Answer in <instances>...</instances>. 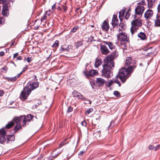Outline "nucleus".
Wrapping results in <instances>:
<instances>
[{
    "label": "nucleus",
    "mask_w": 160,
    "mask_h": 160,
    "mask_svg": "<svg viewBox=\"0 0 160 160\" xmlns=\"http://www.w3.org/2000/svg\"><path fill=\"white\" fill-rule=\"evenodd\" d=\"M4 92L3 90H0V97L2 96L4 94Z\"/></svg>",
    "instance_id": "de8ad7c7"
},
{
    "label": "nucleus",
    "mask_w": 160,
    "mask_h": 160,
    "mask_svg": "<svg viewBox=\"0 0 160 160\" xmlns=\"http://www.w3.org/2000/svg\"><path fill=\"white\" fill-rule=\"evenodd\" d=\"M38 85L39 83L37 82H34L32 81L29 82L21 92L20 97V99L22 101L26 100L32 91L37 88Z\"/></svg>",
    "instance_id": "7ed1b4c3"
},
{
    "label": "nucleus",
    "mask_w": 160,
    "mask_h": 160,
    "mask_svg": "<svg viewBox=\"0 0 160 160\" xmlns=\"http://www.w3.org/2000/svg\"><path fill=\"white\" fill-rule=\"evenodd\" d=\"M81 124L83 126H86L87 125L86 122L85 120L81 122Z\"/></svg>",
    "instance_id": "a19ab883"
},
{
    "label": "nucleus",
    "mask_w": 160,
    "mask_h": 160,
    "mask_svg": "<svg viewBox=\"0 0 160 160\" xmlns=\"http://www.w3.org/2000/svg\"><path fill=\"white\" fill-rule=\"evenodd\" d=\"M156 0H147L148 6L151 7Z\"/></svg>",
    "instance_id": "a878e982"
},
{
    "label": "nucleus",
    "mask_w": 160,
    "mask_h": 160,
    "mask_svg": "<svg viewBox=\"0 0 160 160\" xmlns=\"http://www.w3.org/2000/svg\"><path fill=\"white\" fill-rule=\"evenodd\" d=\"M59 46V42L58 40H56L55 42L52 45V47L54 48L55 49L58 47Z\"/></svg>",
    "instance_id": "bb28decb"
},
{
    "label": "nucleus",
    "mask_w": 160,
    "mask_h": 160,
    "mask_svg": "<svg viewBox=\"0 0 160 160\" xmlns=\"http://www.w3.org/2000/svg\"><path fill=\"white\" fill-rule=\"evenodd\" d=\"M138 37L141 40H144L146 39V36L145 33L143 32H140L138 35Z\"/></svg>",
    "instance_id": "f3484780"
},
{
    "label": "nucleus",
    "mask_w": 160,
    "mask_h": 160,
    "mask_svg": "<svg viewBox=\"0 0 160 160\" xmlns=\"http://www.w3.org/2000/svg\"><path fill=\"white\" fill-rule=\"evenodd\" d=\"M104 43L105 44H106L107 45L108 47H109V48L110 49H114L115 48L114 45L111 42L104 41Z\"/></svg>",
    "instance_id": "aec40b11"
},
{
    "label": "nucleus",
    "mask_w": 160,
    "mask_h": 160,
    "mask_svg": "<svg viewBox=\"0 0 160 160\" xmlns=\"http://www.w3.org/2000/svg\"><path fill=\"white\" fill-rule=\"evenodd\" d=\"M8 6L7 5H3V9L2 14L3 16H7L8 15Z\"/></svg>",
    "instance_id": "4468645a"
},
{
    "label": "nucleus",
    "mask_w": 160,
    "mask_h": 160,
    "mask_svg": "<svg viewBox=\"0 0 160 160\" xmlns=\"http://www.w3.org/2000/svg\"><path fill=\"white\" fill-rule=\"evenodd\" d=\"M82 42L81 41L77 42L75 44L76 47L78 48L79 47L82 46Z\"/></svg>",
    "instance_id": "c756f323"
},
{
    "label": "nucleus",
    "mask_w": 160,
    "mask_h": 160,
    "mask_svg": "<svg viewBox=\"0 0 160 160\" xmlns=\"http://www.w3.org/2000/svg\"><path fill=\"white\" fill-rule=\"evenodd\" d=\"M22 128V127L21 125V124L18 123L15 126L14 128V131L15 132H17L21 129Z\"/></svg>",
    "instance_id": "5701e85b"
},
{
    "label": "nucleus",
    "mask_w": 160,
    "mask_h": 160,
    "mask_svg": "<svg viewBox=\"0 0 160 160\" xmlns=\"http://www.w3.org/2000/svg\"><path fill=\"white\" fill-rule=\"evenodd\" d=\"M33 116L31 114H29L27 115V118H25L23 116V121L24 122H26L27 121H30L32 118Z\"/></svg>",
    "instance_id": "a211bd4d"
},
{
    "label": "nucleus",
    "mask_w": 160,
    "mask_h": 160,
    "mask_svg": "<svg viewBox=\"0 0 160 160\" xmlns=\"http://www.w3.org/2000/svg\"><path fill=\"white\" fill-rule=\"evenodd\" d=\"M134 18L135 19V18H136V16L135 15L134 16Z\"/></svg>",
    "instance_id": "774afa93"
},
{
    "label": "nucleus",
    "mask_w": 160,
    "mask_h": 160,
    "mask_svg": "<svg viewBox=\"0 0 160 160\" xmlns=\"http://www.w3.org/2000/svg\"><path fill=\"white\" fill-rule=\"evenodd\" d=\"M154 16L153 11L150 9L147 10L144 14V17L148 22H150L151 21L153 20Z\"/></svg>",
    "instance_id": "423d86ee"
},
{
    "label": "nucleus",
    "mask_w": 160,
    "mask_h": 160,
    "mask_svg": "<svg viewBox=\"0 0 160 160\" xmlns=\"http://www.w3.org/2000/svg\"><path fill=\"white\" fill-rule=\"evenodd\" d=\"M106 81L102 78H97L96 84L99 87H102Z\"/></svg>",
    "instance_id": "1a4fd4ad"
},
{
    "label": "nucleus",
    "mask_w": 160,
    "mask_h": 160,
    "mask_svg": "<svg viewBox=\"0 0 160 160\" xmlns=\"http://www.w3.org/2000/svg\"><path fill=\"white\" fill-rule=\"evenodd\" d=\"M73 109L72 108H71L70 106L68 107V109L67 110V112H71L72 111Z\"/></svg>",
    "instance_id": "ea45409f"
},
{
    "label": "nucleus",
    "mask_w": 160,
    "mask_h": 160,
    "mask_svg": "<svg viewBox=\"0 0 160 160\" xmlns=\"http://www.w3.org/2000/svg\"><path fill=\"white\" fill-rule=\"evenodd\" d=\"M144 10L143 6L140 5L137 6L135 10L136 14L138 15H141L143 13Z\"/></svg>",
    "instance_id": "6e6552de"
},
{
    "label": "nucleus",
    "mask_w": 160,
    "mask_h": 160,
    "mask_svg": "<svg viewBox=\"0 0 160 160\" xmlns=\"http://www.w3.org/2000/svg\"><path fill=\"white\" fill-rule=\"evenodd\" d=\"M8 140H14L15 139V137L13 135L8 136L7 137Z\"/></svg>",
    "instance_id": "2f4dec72"
},
{
    "label": "nucleus",
    "mask_w": 160,
    "mask_h": 160,
    "mask_svg": "<svg viewBox=\"0 0 160 160\" xmlns=\"http://www.w3.org/2000/svg\"><path fill=\"white\" fill-rule=\"evenodd\" d=\"M102 61L101 59L97 58L94 64V67L95 68H98L100 66L102 63Z\"/></svg>",
    "instance_id": "dca6fc26"
},
{
    "label": "nucleus",
    "mask_w": 160,
    "mask_h": 160,
    "mask_svg": "<svg viewBox=\"0 0 160 160\" xmlns=\"http://www.w3.org/2000/svg\"><path fill=\"white\" fill-rule=\"evenodd\" d=\"M132 27L131 28V32L132 35L136 32L139 28L141 26L142 23L141 20L137 19L132 21L131 22Z\"/></svg>",
    "instance_id": "20e7f679"
},
{
    "label": "nucleus",
    "mask_w": 160,
    "mask_h": 160,
    "mask_svg": "<svg viewBox=\"0 0 160 160\" xmlns=\"http://www.w3.org/2000/svg\"><path fill=\"white\" fill-rule=\"evenodd\" d=\"M84 153V151L81 152H80V153L78 154V155H79L82 156L83 155Z\"/></svg>",
    "instance_id": "603ef678"
},
{
    "label": "nucleus",
    "mask_w": 160,
    "mask_h": 160,
    "mask_svg": "<svg viewBox=\"0 0 160 160\" xmlns=\"http://www.w3.org/2000/svg\"><path fill=\"white\" fill-rule=\"evenodd\" d=\"M109 26L108 22L104 21L102 24V30L105 31H108Z\"/></svg>",
    "instance_id": "ddd939ff"
},
{
    "label": "nucleus",
    "mask_w": 160,
    "mask_h": 160,
    "mask_svg": "<svg viewBox=\"0 0 160 160\" xmlns=\"http://www.w3.org/2000/svg\"><path fill=\"white\" fill-rule=\"evenodd\" d=\"M140 66H142V63H140Z\"/></svg>",
    "instance_id": "69168bd1"
},
{
    "label": "nucleus",
    "mask_w": 160,
    "mask_h": 160,
    "mask_svg": "<svg viewBox=\"0 0 160 160\" xmlns=\"http://www.w3.org/2000/svg\"><path fill=\"white\" fill-rule=\"evenodd\" d=\"M3 78L4 79H6L7 80H8V81H9V79L10 78L9 77H3Z\"/></svg>",
    "instance_id": "4d7b16f0"
},
{
    "label": "nucleus",
    "mask_w": 160,
    "mask_h": 160,
    "mask_svg": "<svg viewBox=\"0 0 160 160\" xmlns=\"http://www.w3.org/2000/svg\"><path fill=\"white\" fill-rule=\"evenodd\" d=\"M14 43V42H12V43H11V44L10 46H12V45H13Z\"/></svg>",
    "instance_id": "0e129e2a"
},
{
    "label": "nucleus",
    "mask_w": 160,
    "mask_h": 160,
    "mask_svg": "<svg viewBox=\"0 0 160 160\" xmlns=\"http://www.w3.org/2000/svg\"><path fill=\"white\" fill-rule=\"evenodd\" d=\"M69 48L68 46H66V45H63L61 47L60 51H68L69 50Z\"/></svg>",
    "instance_id": "412c9836"
},
{
    "label": "nucleus",
    "mask_w": 160,
    "mask_h": 160,
    "mask_svg": "<svg viewBox=\"0 0 160 160\" xmlns=\"http://www.w3.org/2000/svg\"><path fill=\"white\" fill-rule=\"evenodd\" d=\"M31 57H28L27 59V60L28 62H29L32 61Z\"/></svg>",
    "instance_id": "49530a36"
},
{
    "label": "nucleus",
    "mask_w": 160,
    "mask_h": 160,
    "mask_svg": "<svg viewBox=\"0 0 160 160\" xmlns=\"http://www.w3.org/2000/svg\"><path fill=\"white\" fill-rule=\"evenodd\" d=\"M46 17H47L46 14L44 15L41 18V21L42 22L45 19H46Z\"/></svg>",
    "instance_id": "c03bdc74"
},
{
    "label": "nucleus",
    "mask_w": 160,
    "mask_h": 160,
    "mask_svg": "<svg viewBox=\"0 0 160 160\" xmlns=\"http://www.w3.org/2000/svg\"><path fill=\"white\" fill-rule=\"evenodd\" d=\"M56 5V4H53V5L52 6V10H54L55 9V6Z\"/></svg>",
    "instance_id": "3c124183"
},
{
    "label": "nucleus",
    "mask_w": 160,
    "mask_h": 160,
    "mask_svg": "<svg viewBox=\"0 0 160 160\" xmlns=\"http://www.w3.org/2000/svg\"><path fill=\"white\" fill-rule=\"evenodd\" d=\"M93 111V109L92 108H90L88 109L86 111V112L88 114H89L91 112H92Z\"/></svg>",
    "instance_id": "f704fd0d"
},
{
    "label": "nucleus",
    "mask_w": 160,
    "mask_h": 160,
    "mask_svg": "<svg viewBox=\"0 0 160 160\" xmlns=\"http://www.w3.org/2000/svg\"><path fill=\"white\" fill-rule=\"evenodd\" d=\"M117 38L118 41L122 42L127 43L129 41V38L128 37L127 33L121 32L117 35Z\"/></svg>",
    "instance_id": "39448f33"
},
{
    "label": "nucleus",
    "mask_w": 160,
    "mask_h": 160,
    "mask_svg": "<svg viewBox=\"0 0 160 160\" xmlns=\"http://www.w3.org/2000/svg\"><path fill=\"white\" fill-rule=\"evenodd\" d=\"M119 28L118 30L120 31H122L124 29L122 27V25H119Z\"/></svg>",
    "instance_id": "e433bc0d"
},
{
    "label": "nucleus",
    "mask_w": 160,
    "mask_h": 160,
    "mask_svg": "<svg viewBox=\"0 0 160 160\" xmlns=\"http://www.w3.org/2000/svg\"><path fill=\"white\" fill-rule=\"evenodd\" d=\"M6 1V0H0V3H2L4 5H7L8 3Z\"/></svg>",
    "instance_id": "473e14b6"
},
{
    "label": "nucleus",
    "mask_w": 160,
    "mask_h": 160,
    "mask_svg": "<svg viewBox=\"0 0 160 160\" xmlns=\"http://www.w3.org/2000/svg\"><path fill=\"white\" fill-rule=\"evenodd\" d=\"M113 94L115 96H116L118 97H120V93L119 92L117 91H114L113 92Z\"/></svg>",
    "instance_id": "7c9ffc66"
},
{
    "label": "nucleus",
    "mask_w": 160,
    "mask_h": 160,
    "mask_svg": "<svg viewBox=\"0 0 160 160\" xmlns=\"http://www.w3.org/2000/svg\"><path fill=\"white\" fill-rule=\"evenodd\" d=\"M23 116H21L19 117L15 118L13 120L16 124H18V123L20 124V122L22 120H23Z\"/></svg>",
    "instance_id": "6ab92c4d"
},
{
    "label": "nucleus",
    "mask_w": 160,
    "mask_h": 160,
    "mask_svg": "<svg viewBox=\"0 0 160 160\" xmlns=\"http://www.w3.org/2000/svg\"><path fill=\"white\" fill-rule=\"evenodd\" d=\"M70 83L71 84H72V82H74V83L73 84H71V86H72V85H74V83H75V82H76V81L74 79H73V80H71L70 81Z\"/></svg>",
    "instance_id": "a18cd8bd"
},
{
    "label": "nucleus",
    "mask_w": 160,
    "mask_h": 160,
    "mask_svg": "<svg viewBox=\"0 0 160 160\" xmlns=\"http://www.w3.org/2000/svg\"><path fill=\"white\" fill-rule=\"evenodd\" d=\"M155 25L156 26H160V18H157V19L154 20Z\"/></svg>",
    "instance_id": "b1692460"
},
{
    "label": "nucleus",
    "mask_w": 160,
    "mask_h": 160,
    "mask_svg": "<svg viewBox=\"0 0 160 160\" xmlns=\"http://www.w3.org/2000/svg\"><path fill=\"white\" fill-rule=\"evenodd\" d=\"M114 82L113 80H110V81H107L106 83V86L108 87H109Z\"/></svg>",
    "instance_id": "cd10ccee"
},
{
    "label": "nucleus",
    "mask_w": 160,
    "mask_h": 160,
    "mask_svg": "<svg viewBox=\"0 0 160 160\" xmlns=\"http://www.w3.org/2000/svg\"><path fill=\"white\" fill-rule=\"evenodd\" d=\"M17 60H21L22 59V57L20 56H19L17 58Z\"/></svg>",
    "instance_id": "864d4df0"
},
{
    "label": "nucleus",
    "mask_w": 160,
    "mask_h": 160,
    "mask_svg": "<svg viewBox=\"0 0 160 160\" xmlns=\"http://www.w3.org/2000/svg\"><path fill=\"white\" fill-rule=\"evenodd\" d=\"M130 11V9H128V11L126 12V13L125 14V15H124V13L125 11H123L122 12H119V16L121 15V14H122V16H124V18L126 20H127L129 18L130 16V13L129 12Z\"/></svg>",
    "instance_id": "f8f14e48"
},
{
    "label": "nucleus",
    "mask_w": 160,
    "mask_h": 160,
    "mask_svg": "<svg viewBox=\"0 0 160 160\" xmlns=\"http://www.w3.org/2000/svg\"><path fill=\"white\" fill-rule=\"evenodd\" d=\"M141 3L142 4L144 5L145 4V2L144 0H142L141 1Z\"/></svg>",
    "instance_id": "bf43d9fd"
},
{
    "label": "nucleus",
    "mask_w": 160,
    "mask_h": 160,
    "mask_svg": "<svg viewBox=\"0 0 160 160\" xmlns=\"http://www.w3.org/2000/svg\"><path fill=\"white\" fill-rule=\"evenodd\" d=\"M116 52H113L110 56H108L104 59V63L101 75L107 78H110L111 70L114 67L113 59L117 57Z\"/></svg>",
    "instance_id": "f03ea898"
},
{
    "label": "nucleus",
    "mask_w": 160,
    "mask_h": 160,
    "mask_svg": "<svg viewBox=\"0 0 160 160\" xmlns=\"http://www.w3.org/2000/svg\"><path fill=\"white\" fill-rule=\"evenodd\" d=\"M118 20L117 18V16L116 15H113V18L112 20V25L114 27L116 26L118 24Z\"/></svg>",
    "instance_id": "2eb2a0df"
},
{
    "label": "nucleus",
    "mask_w": 160,
    "mask_h": 160,
    "mask_svg": "<svg viewBox=\"0 0 160 160\" xmlns=\"http://www.w3.org/2000/svg\"><path fill=\"white\" fill-rule=\"evenodd\" d=\"M5 54V53L3 51L0 52V56H3Z\"/></svg>",
    "instance_id": "8fccbe9b"
},
{
    "label": "nucleus",
    "mask_w": 160,
    "mask_h": 160,
    "mask_svg": "<svg viewBox=\"0 0 160 160\" xmlns=\"http://www.w3.org/2000/svg\"><path fill=\"white\" fill-rule=\"evenodd\" d=\"M102 53L104 54H107L109 52V51L107 47L104 45H102L100 47Z\"/></svg>",
    "instance_id": "9b49d317"
},
{
    "label": "nucleus",
    "mask_w": 160,
    "mask_h": 160,
    "mask_svg": "<svg viewBox=\"0 0 160 160\" xmlns=\"http://www.w3.org/2000/svg\"><path fill=\"white\" fill-rule=\"evenodd\" d=\"M62 8L64 10V11L65 12L67 10V7L66 6V4H64L62 6Z\"/></svg>",
    "instance_id": "c9c22d12"
},
{
    "label": "nucleus",
    "mask_w": 160,
    "mask_h": 160,
    "mask_svg": "<svg viewBox=\"0 0 160 160\" xmlns=\"http://www.w3.org/2000/svg\"><path fill=\"white\" fill-rule=\"evenodd\" d=\"M14 124V123L13 122H11L8 123L6 126V128H7L9 129L12 127Z\"/></svg>",
    "instance_id": "c85d7f7f"
},
{
    "label": "nucleus",
    "mask_w": 160,
    "mask_h": 160,
    "mask_svg": "<svg viewBox=\"0 0 160 160\" xmlns=\"http://www.w3.org/2000/svg\"><path fill=\"white\" fill-rule=\"evenodd\" d=\"M72 95L74 97L77 98L78 99L82 101H87L88 103L91 104L92 102L91 100L85 97L78 92L75 91L72 92Z\"/></svg>",
    "instance_id": "0eeeda50"
},
{
    "label": "nucleus",
    "mask_w": 160,
    "mask_h": 160,
    "mask_svg": "<svg viewBox=\"0 0 160 160\" xmlns=\"http://www.w3.org/2000/svg\"><path fill=\"white\" fill-rule=\"evenodd\" d=\"M160 147V145H158L156 146H155V151H156L157 149Z\"/></svg>",
    "instance_id": "09e8293b"
},
{
    "label": "nucleus",
    "mask_w": 160,
    "mask_h": 160,
    "mask_svg": "<svg viewBox=\"0 0 160 160\" xmlns=\"http://www.w3.org/2000/svg\"><path fill=\"white\" fill-rule=\"evenodd\" d=\"M148 148L150 150H152L155 148V146L152 145H150L149 146Z\"/></svg>",
    "instance_id": "37998d69"
},
{
    "label": "nucleus",
    "mask_w": 160,
    "mask_h": 160,
    "mask_svg": "<svg viewBox=\"0 0 160 160\" xmlns=\"http://www.w3.org/2000/svg\"><path fill=\"white\" fill-rule=\"evenodd\" d=\"M7 68H2V69L3 70H6V71L7 70Z\"/></svg>",
    "instance_id": "680f3d73"
},
{
    "label": "nucleus",
    "mask_w": 160,
    "mask_h": 160,
    "mask_svg": "<svg viewBox=\"0 0 160 160\" xmlns=\"http://www.w3.org/2000/svg\"><path fill=\"white\" fill-rule=\"evenodd\" d=\"M28 65L26 66L25 67L23 68L22 71L21 72H20L19 73H21V74H22L23 72L26 71L27 70V69L28 68Z\"/></svg>",
    "instance_id": "4c0bfd02"
},
{
    "label": "nucleus",
    "mask_w": 160,
    "mask_h": 160,
    "mask_svg": "<svg viewBox=\"0 0 160 160\" xmlns=\"http://www.w3.org/2000/svg\"><path fill=\"white\" fill-rule=\"evenodd\" d=\"M65 143H63V142H62V143H61L60 144V145L61 146H63L64 145Z\"/></svg>",
    "instance_id": "052dcab7"
},
{
    "label": "nucleus",
    "mask_w": 160,
    "mask_h": 160,
    "mask_svg": "<svg viewBox=\"0 0 160 160\" xmlns=\"http://www.w3.org/2000/svg\"><path fill=\"white\" fill-rule=\"evenodd\" d=\"M156 18H160V12H158V15L157 16Z\"/></svg>",
    "instance_id": "6e6d98bb"
},
{
    "label": "nucleus",
    "mask_w": 160,
    "mask_h": 160,
    "mask_svg": "<svg viewBox=\"0 0 160 160\" xmlns=\"http://www.w3.org/2000/svg\"><path fill=\"white\" fill-rule=\"evenodd\" d=\"M18 53H15L13 55V58H15V57H16L18 56Z\"/></svg>",
    "instance_id": "5fc2aeb1"
},
{
    "label": "nucleus",
    "mask_w": 160,
    "mask_h": 160,
    "mask_svg": "<svg viewBox=\"0 0 160 160\" xmlns=\"http://www.w3.org/2000/svg\"><path fill=\"white\" fill-rule=\"evenodd\" d=\"M88 141H86L85 142V144H87V143H88Z\"/></svg>",
    "instance_id": "e2e57ef3"
},
{
    "label": "nucleus",
    "mask_w": 160,
    "mask_h": 160,
    "mask_svg": "<svg viewBox=\"0 0 160 160\" xmlns=\"http://www.w3.org/2000/svg\"><path fill=\"white\" fill-rule=\"evenodd\" d=\"M6 141H0V143L3 144Z\"/></svg>",
    "instance_id": "13d9d810"
},
{
    "label": "nucleus",
    "mask_w": 160,
    "mask_h": 160,
    "mask_svg": "<svg viewBox=\"0 0 160 160\" xmlns=\"http://www.w3.org/2000/svg\"><path fill=\"white\" fill-rule=\"evenodd\" d=\"M34 78L35 79H36L37 78V77L35 75L34 76Z\"/></svg>",
    "instance_id": "338daca9"
},
{
    "label": "nucleus",
    "mask_w": 160,
    "mask_h": 160,
    "mask_svg": "<svg viewBox=\"0 0 160 160\" xmlns=\"http://www.w3.org/2000/svg\"><path fill=\"white\" fill-rule=\"evenodd\" d=\"M98 72L96 70H92L90 72V75L91 76H95L97 75Z\"/></svg>",
    "instance_id": "393cba45"
},
{
    "label": "nucleus",
    "mask_w": 160,
    "mask_h": 160,
    "mask_svg": "<svg viewBox=\"0 0 160 160\" xmlns=\"http://www.w3.org/2000/svg\"><path fill=\"white\" fill-rule=\"evenodd\" d=\"M6 134V132L4 128H1L0 130V140H5V136Z\"/></svg>",
    "instance_id": "9d476101"
},
{
    "label": "nucleus",
    "mask_w": 160,
    "mask_h": 160,
    "mask_svg": "<svg viewBox=\"0 0 160 160\" xmlns=\"http://www.w3.org/2000/svg\"><path fill=\"white\" fill-rule=\"evenodd\" d=\"M78 29V27H74L73 29L71 30V32H74L77 31Z\"/></svg>",
    "instance_id": "58836bf2"
},
{
    "label": "nucleus",
    "mask_w": 160,
    "mask_h": 160,
    "mask_svg": "<svg viewBox=\"0 0 160 160\" xmlns=\"http://www.w3.org/2000/svg\"><path fill=\"white\" fill-rule=\"evenodd\" d=\"M125 64V68L120 69L118 73L119 78L123 83L126 81L136 67L135 62L132 60L131 57L126 58Z\"/></svg>",
    "instance_id": "f257e3e1"
},
{
    "label": "nucleus",
    "mask_w": 160,
    "mask_h": 160,
    "mask_svg": "<svg viewBox=\"0 0 160 160\" xmlns=\"http://www.w3.org/2000/svg\"><path fill=\"white\" fill-rule=\"evenodd\" d=\"M113 81H114V82L118 84L119 86H121L120 82L119 80H118L117 78H115L114 80H113Z\"/></svg>",
    "instance_id": "72a5a7b5"
},
{
    "label": "nucleus",
    "mask_w": 160,
    "mask_h": 160,
    "mask_svg": "<svg viewBox=\"0 0 160 160\" xmlns=\"http://www.w3.org/2000/svg\"><path fill=\"white\" fill-rule=\"evenodd\" d=\"M21 75V73H19L18 75L15 76V77L10 78H9V81H10L12 82L15 81L16 80L17 78H18Z\"/></svg>",
    "instance_id": "4be33fe9"
},
{
    "label": "nucleus",
    "mask_w": 160,
    "mask_h": 160,
    "mask_svg": "<svg viewBox=\"0 0 160 160\" xmlns=\"http://www.w3.org/2000/svg\"><path fill=\"white\" fill-rule=\"evenodd\" d=\"M4 20L3 17H2L0 18V23L1 24H2L4 22Z\"/></svg>",
    "instance_id": "79ce46f5"
}]
</instances>
